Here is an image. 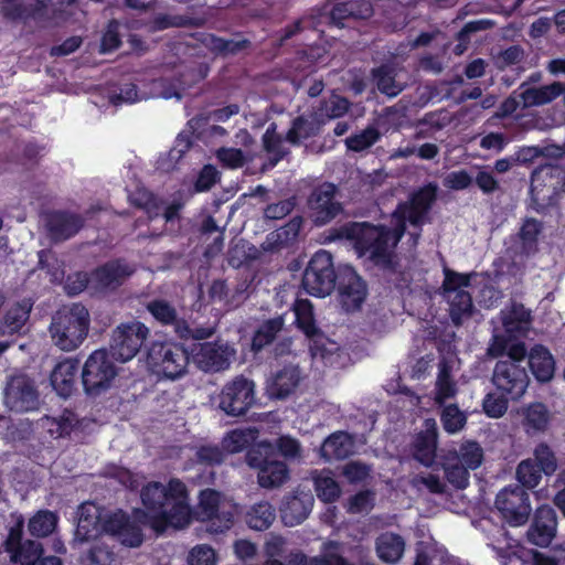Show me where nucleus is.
<instances>
[{
  "instance_id": "f257e3e1",
  "label": "nucleus",
  "mask_w": 565,
  "mask_h": 565,
  "mask_svg": "<svg viewBox=\"0 0 565 565\" xmlns=\"http://www.w3.org/2000/svg\"><path fill=\"white\" fill-rule=\"evenodd\" d=\"M143 509H135L134 516L157 534L169 527L184 529L192 520L189 491L183 481L171 478L167 486L150 481L140 490Z\"/></svg>"
},
{
  "instance_id": "f03ea898",
  "label": "nucleus",
  "mask_w": 565,
  "mask_h": 565,
  "mask_svg": "<svg viewBox=\"0 0 565 565\" xmlns=\"http://www.w3.org/2000/svg\"><path fill=\"white\" fill-rule=\"evenodd\" d=\"M392 226L370 222H351L337 231L338 238L353 241L359 256H366L375 266L391 269L394 266L395 249L407 233L398 231V221L391 217Z\"/></svg>"
},
{
  "instance_id": "7ed1b4c3",
  "label": "nucleus",
  "mask_w": 565,
  "mask_h": 565,
  "mask_svg": "<svg viewBox=\"0 0 565 565\" xmlns=\"http://www.w3.org/2000/svg\"><path fill=\"white\" fill-rule=\"evenodd\" d=\"M191 353L182 343L153 341L147 350V366L158 380L177 381L188 374Z\"/></svg>"
},
{
  "instance_id": "20e7f679",
  "label": "nucleus",
  "mask_w": 565,
  "mask_h": 565,
  "mask_svg": "<svg viewBox=\"0 0 565 565\" xmlns=\"http://www.w3.org/2000/svg\"><path fill=\"white\" fill-rule=\"evenodd\" d=\"M90 317L82 303L61 309L52 318L50 332L56 347L63 351L77 349L87 338Z\"/></svg>"
},
{
  "instance_id": "39448f33",
  "label": "nucleus",
  "mask_w": 565,
  "mask_h": 565,
  "mask_svg": "<svg viewBox=\"0 0 565 565\" xmlns=\"http://www.w3.org/2000/svg\"><path fill=\"white\" fill-rule=\"evenodd\" d=\"M245 461L257 471V481L262 488H278L289 479L288 466L276 458L275 447L269 441L250 446L245 454Z\"/></svg>"
},
{
  "instance_id": "423d86ee",
  "label": "nucleus",
  "mask_w": 565,
  "mask_h": 565,
  "mask_svg": "<svg viewBox=\"0 0 565 565\" xmlns=\"http://www.w3.org/2000/svg\"><path fill=\"white\" fill-rule=\"evenodd\" d=\"M437 184L429 182L413 191L408 200L398 202L390 217L398 221L399 232L403 228L407 231V224L413 228L420 230V227L429 222V213L437 200Z\"/></svg>"
},
{
  "instance_id": "0eeeda50",
  "label": "nucleus",
  "mask_w": 565,
  "mask_h": 565,
  "mask_svg": "<svg viewBox=\"0 0 565 565\" xmlns=\"http://www.w3.org/2000/svg\"><path fill=\"white\" fill-rule=\"evenodd\" d=\"M338 266L330 252L319 249L307 264L301 278L303 290L313 297L324 298L337 287Z\"/></svg>"
},
{
  "instance_id": "6e6552de",
  "label": "nucleus",
  "mask_w": 565,
  "mask_h": 565,
  "mask_svg": "<svg viewBox=\"0 0 565 565\" xmlns=\"http://www.w3.org/2000/svg\"><path fill=\"white\" fill-rule=\"evenodd\" d=\"M222 493L215 489L206 488L199 493L198 514L202 521L210 523V531L224 533L235 521L237 505L222 503Z\"/></svg>"
},
{
  "instance_id": "1a4fd4ad",
  "label": "nucleus",
  "mask_w": 565,
  "mask_h": 565,
  "mask_svg": "<svg viewBox=\"0 0 565 565\" xmlns=\"http://www.w3.org/2000/svg\"><path fill=\"white\" fill-rule=\"evenodd\" d=\"M113 360L105 349L89 354L82 371V383L87 395L97 396L110 387L117 375Z\"/></svg>"
},
{
  "instance_id": "9d476101",
  "label": "nucleus",
  "mask_w": 565,
  "mask_h": 565,
  "mask_svg": "<svg viewBox=\"0 0 565 565\" xmlns=\"http://www.w3.org/2000/svg\"><path fill=\"white\" fill-rule=\"evenodd\" d=\"M256 403L254 381L237 375L227 382L218 394V407L227 416L245 415Z\"/></svg>"
},
{
  "instance_id": "9b49d317",
  "label": "nucleus",
  "mask_w": 565,
  "mask_h": 565,
  "mask_svg": "<svg viewBox=\"0 0 565 565\" xmlns=\"http://www.w3.org/2000/svg\"><path fill=\"white\" fill-rule=\"evenodd\" d=\"M494 505L501 518L511 526L525 524L532 511L530 494L519 484L501 489L495 497Z\"/></svg>"
},
{
  "instance_id": "f8f14e48",
  "label": "nucleus",
  "mask_w": 565,
  "mask_h": 565,
  "mask_svg": "<svg viewBox=\"0 0 565 565\" xmlns=\"http://www.w3.org/2000/svg\"><path fill=\"white\" fill-rule=\"evenodd\" d=\"M148 335L149 328L140 321L121 323L113 332L109 354L120 362L130 361L140 351Z\"/></svg>"
},
{
  "instance_id": "ddd939ff",
  "label": "nucleus",
  "mask_w": 565,
  "mask_h": 565,
  "mask_svg": "<svg viewBox=\"0 0 565 565\" xmlns=\"http://www.w3.org/2000/svg\"><path fill=\"white\" fill-rule=\"evenodd\" d=\"M338 300L345 312H354L362 308L367 297V284L353 266H338L337 287Z\"/></svg>"
},
{
  "instance_id": "4468645a",
  "label": "nucleus",
  "mask_w": 565,
  "mask_h": 565,
  "mask_svg": "<svg viewBox=\"0 0 565 565\" xmlns=\"http://www.w3.org/2000/svg\"><path fill=\"white\" fill-rule=\"evenodd\" d=\"M79 0H34L28 3V21L61 25L74 20Z\"/></svg>"
},
{
  "instance_id": "2eb2a0df",
  "label": "nucleus",
  "mask_w": 565,
  "mask_h": 565,
  "mask_svg": "<svg viewBox=\"0 0 565 565\" xmlns=\"http://www.w3.org/2000/svg\"><path fill=\"white\" fill-rule=\"evenodd\" d=\"M6 405L17 413L32 412L40 406V393L33 379L25 374L10 377L4 390Z\"/></svg>"
},
{
  "instance_id": "dca6fc26",
  "label": "nucleus",
  "mask_w": 565,
  "mask_h": 565,
  "mask_svg": "<svg viewBox=\"0 0 565 565\" xmlns=\"http://www.w3.org/2000/svg\"><path fill=\"white\" fill-rule=\"evenodd\" d=\"M492 383L499 393L508 395L511 401H518L529 386V375L520 364L498 361L493 370Z\"/></svg>"
},
{
  "instance_id": "f3484780",
  "label": "nucleus",
  "mask_w": 565,
  "mask_h": 565,
  "mask_svg": "<svg viewBox=\"0 0 565 565\" xmlns=\"http://www.w3.org/2000/svg\"><path fill=\"white\" fill-rule=\"evenodd\" d=\"M235 349L226 342L214 341L200 343L193 352V361L205 373H217L231 366Z\"/></svg>"
},
{
  "instance_id": "a211bd4d",
  "label": "nucleus",
  "mask_w": 565,
  "mask_h": 565,
  "mask_svg": "<svg viewBox=\"0 0 565 565\" xmlns=\"http://www.w3.org/2000/svg\"><path fill=\"white\" fill-rule=\"evenodd\" d=\"M338 188L331 182H323L317 185L308 198V206L312 212L315 223L324 225L335 218L343 207L335 200Z\"/></svg>"
},
{
  "instance_id": "6ab92c4d",
  "label": "nucleus",
  "mask_w": 565,
  "mask_h": 565,
  "mask_svg": "<svg viewBox=\"0 0 565 565\" xmlns=\"http://www.w3.org/2000/svg\"><path fill=\"white\" fill-rule=\"evenodd\" d=\"M438 427L434 418H426L423 428L412 437L409 454L425 467H431L437 457Z\"/></svg>"
},
{
  "instance_id": "aec40b11",
  "label": "nucleus",
  "mask_w": 565,
  "mask_h": 565,
  "mask_svg": "<svg viewBox=\"0 0 565 565\" xmlns=\"http://www.w3.org/2000/svg\"><path fill=\"white\" fill-rule=\"evenodd\" d=\"M302 379L303 375L298 365L284 364L267 377L265 383L266 394L270 399H286L296 392Z\"/></svg>"
},
{
  "instance_id": "412c9836",
  "label": "nucleus",
  "mask_w": 565,
  "mask_h": 565,
  "mask_svg": "<svg viewBox=\"0 0 565 565\" xmlns=\"http://www.w3.org/2000/svg\"><path fill=\"white\" fill-rule=\"evenodd\" d=\"M557 515L555 510L547 505H540L533 515L527 530V541L540 547H547L556 535Z\"/></svg>"
},
{
  "instance_id": "4be33fe9",
  "label": "nucleus",
  "mask_w": 565,
  "mask_h": 565,
  "mask_svg": "<svg viewBox=\"0 0 565 565\" xmlns=\"http://www.w3.org/2000/svg\"><path fill=\"white\" fill-rule=\"evenodd\" d=\"M134 273L135 269L125 259L116 258L95 268L92 279L102 290H115Z\"/></svg>"
},
{
  "instance_id": "5701e85b",
  "label": "nucleus",
  "mask_w": 565,
  "mask_h": 565,
  "mask_svg": "<svg viewBox=\"0 0 565 565\" xmlns=\"http://www.w3.org/2000/svg\"><path fill=\"white\" fill-rule=\"evenodd\" d=\"M84 224L82 215L68 211H53L46 217V227L54 241H66L75 236Z\"/></svg>"
},
{
  "instance_id": "b1692460",
  "label": "nucleus",
  "mask_w": 565,
  "mask_h": 565,
  "mask_svg": "<svg viewBox=\"0 0 565 565\" xmlns=\"http://www.w3.org/2000/svg\"><path fill=\"white\" fill-rule=\"evenodd\" d=\"M146 309L161 327L172 328L175 335L178 333L186 334L188 321L179 316L177 308L168 300L152 299L147 302Z\"/></svg>"
},
{
  "instance_id": "393cba45",
  "label": "nucleus",
  "mask_w": 565,
  "mask_h": 565,
  "mask_svg": "<svg viewBox=\"0 0 565 565\" xmlns=\"http://www.w3.org/2000/svg\"><path fill=\"white\" fill-rule=\"evenodd\" d=\"M313 505L311 494L301 493L287 495L281 502L280 516L285 525L295 526L303 522Z\"/></svg>"
},
{
  "instance_id": "a878e982",
  "label": "nucleus",
  "mask_w": 565,
  "mask_h": 565,
  "mask_svg": "<svg viewBox=\"0 0 565 565\" xmlns=\"http://www.w3.org/2000/svg\"><path fill=\"white\" fill-rule=\"evenodd\" d=\"M501 322L504 331L510 337L525 335L532 323V313L524 305L511 302L509 307L501 310Z\"/></svg>"
},
{
  "instance_id": "bb28decb",
  "label": "nucleus",
  "mask_w": 565,
  "mask_h": 565,
  "mask_svg": "<svg viewBox=\"0 0 565 565\" xmlns=\"http://www.w3.org/2000/svg\"><path fill=\"white\" fill-rule=\"evenodd\" d=\"M78 372V360L66 359L56 364L53 369L50 381L56 393L67 398L75 387V380Z\"/></svg>"
},
{
  "instance_id": "cd10ccee",
  "label": "nucleus",
  "mask_w": 565,
  "mask_h": 565,
  "mask_svg": "<svg viewBox=\"0 0 565 565\" xmlns=\"http://www.w3.org/2000/svg\"><path fill=\"white\" fill-rule=\"evenodd\" d=\"M33 303L22 300L10 306L0 320V335L20 334L30 318Z\"/></svg>"
},
{
  "instance_id": "c85d7f7f",
  "label": "nucleus",
  "mask_w": 565,
  "mask_h": 565,
  "mask_svg": "<svg viewBox=\"0 0 565 565\" xmlns=\"http://www.w3.org/2000/svg\"><path fill=\"white\" fill-rule=\"evenodd\" d=\"M202 43L210 52L223 57L237 55L252 45L250 41L239 33L235 39H224L210 33L203 38Z\"/></svg>"
},
{
  "instance_id": "c756f323",
  "label": "nucleus",
  "mask_w": 565,
  "mask_h": 565,
  "mask_svg": "<svg viewBox=\"0 0 565 565\" xmlns=\"http://www.w3.org/2000/svg\"><path fill=\"white\" fill-rule=\"evenodd\" d=\"M377 557L385 564H396L405 552V540L393 532L381 533L375 540Z\"/></svg>"
},
{
  "instance_id": "7c9ffc66",
  "label": "nucleus",
  "mask_w": 565,
  "mask_h": 565,
  "mask_svg": "<svg viewBox=\"0 0 565 565\" xmlns=\"http://www.w3.org/2000/svg\"><path fill=\"white\" fill-rule=\"evenodd\" d=\"M529 366L534 377L545 383L554 375L555 361L547 348L535 344L529 352Z\"/></svg>"
},
{
  "instance_id": "2f4dec72",
  "label": "nucleus",
  "mask_w": 565,
  "mask_h": 565,
  "mask_svg": "<svg viewBox=\"0 0 565 565\" xmlns=\"http://www.w3.org/2000/svg\"><path fill=\"white\" fill-rule=\"evenodd\" d=\"M353 449L352 437L347 431H335L324 439L320 452L327 461L343 460L348 458Z\"/></svg>"
},
{
  "instance_id": "473e14b6",
  "label": "nucleus",
  "mask_w": 565,
  "mask_h": 565,
  "mask_svg": "<svg viewBox=\"0 0 565 565\" xmlns=\"http://www.w3.org/2000/svg\"><path fill=\"white\" fill-rule=\"evenodd\" d=\"M76 425V416L68 409H64L60 416H44L40 420L41 428L52 439L68 437Z\"/></svg>"
},
{
  "instance_id": "72a5a7b5",
  "label": "nucleus",
  "mask_w": 565,
  "mask_h": 565,
  "mask_svg": "<svg viewBox=\"0 0 565 565\" xmlns=\"http://www.w3.org/2000/svg\"><path fill=\"white\" fill-rule=\"evenodd\" d=\"M103 520L93 504L83 503L78 509V521L76 535L81 541H89L102 533L100 524Z\"/></svg>"
},
{
  "instance_id": "f704fd0d",
  "label": "nucleus",
  "mask_w": 565,
  "mask_h": 565,
  "mask_svg": "<svg viewBox=\"0 0 565 565\" xmlns=\"http://www.w3.org/2000/svg\"><path fill=\"white\" fill-rule=\"evenodd\" d=\"M285 319L282 316H277L263 321L255 330L252 338V350L260 352L264 348L271 344L278 333L284 329Z\"/></svg>"
},
{
  "instance_id": "c9c22d12",
  "label": "nucleus",
  "mask_w": 565,
  "mask_h": 565,
  "mask_svg": "<svg viewBox=\"0 0 565 565\" xmlns=\"http://www.w3.org/2000/svg\"><path fill=\"white\" fill-rule=\"evenodd\" d=\"M296 327L309 339L320 334L315 319L313 306L308 299H297L292 306Z\"/></svg>"
},
{
  "instance_id": "e433bc0d",
  "label": "nucleus",
  "mask_w": 565,
  "mask_h": 565,
  "mask_svg": "<svg viewBox=\"0 0 565 565\" xmlns=\"http://www.w3.org/2000/svg\"><path fill=\"white\" fill-rule=\"evenodd\" d=\"M550 420L551 414L543 403H532L524 411L523 426L529 434L545 431Z\"/></svg>"
},
{
  "instance_id": "4c0bfd02",
  "label": "nucleus",
  "mask_w": 565,
  "mask_h": 565,
  "mask_svg": "<svg viewBox=\"0 0 565 565\" xmlns=\"http://www.w3.org/2000/svg\"><path fill=\"white\" fill-rule=\"evenodd\" d=\"M319 131L320 126L315 120L300 115L292 120L291 127L286 134V140L294 146H298L302 140L317 136Z\"/></svg>"
},
{
  "instance_id": "58836bf2",
  "label": "nucleus",
  "mask_w": 565,
  "mask_h": 565,
  "mask_svg": "<svg viewBox=\"0 0 565 565\" xmlns=\"http://www.w3.org/2000/svg\"><path fill=\"white\" fill-rule=\"evenodd\" d=\"M543 225L535 218H525L520 231L519 237L521 242V254L530 256L537 252L539 235L541 234Z\"/></svg>"
},
{
  "instance_id": "ea45409f",
  "label": "nucleus",
  "mask_w": 565,
  "mask_h": 565,
  "mask_svg": "<svg viewBox=\"0 0 565 565\" xmlns=\"http://www.w3.org/2000/svg\"><path fill=\"white\" fill-rule=\"evenodd\" d=\"M449 302V315L455 326H460L463 318H469L472 315L473 302L470 292L459 290L451 295L446 296Z\"/></svg>"
},
{
  "instance_id": "a19ab883",
  "label": "nucleus",
  "mask_w": 565,
  "mask_h": 565,
  "mask_svg": "<svg viewBox=\"0 0 565 565\" xmlns=\"http://www.w3.org/2000/svg\"><path fill=\"white\" fill-rule=\"evenodd\" d=\"M58 515L50 510H40L28 523V530L32 536L46 537L51 535L57 526Z\"/></svg>"
},
{
  "instance_id": "79ce46f5",
  "label": "nucleus",
  "mask_w": 565,
  "mask_h": 565,
  "mask_svg": "<svg viewBox=\"0 0 565 565\" xmlns=\"http://www.w3.org/2000/svg\"><path fill=\"white\" fill-rule=\"evenodd\" d=\"M275 520V511L268 502H260L247 512L246 523L256 531L267 530Z\"/></svg>"
},
{
  "instance_id": "37998d69",
  "label": "nucleus",
  "mask_w": 565,
  "mask_h": 565,
  "mask_svg": "<svg viewBox=\"0 0 565 565\" xmlns=\"http://www.w3.org/2000/svg\"><path fill=\"white\" fill-rule=\"evenodd\" d=\"M542 475H544L535 465L531 458L521 460L516 467L515 476L516 480L520 482V487L523 489L532 490L536 488L541 480Z\"/></svg>"
},
{
  "instance_id": "c03bdc74",
  "label": "nucleus",
  "mask_w": 565,
  "mask_h": 565,
  "mask_svg": "<svg viewBox=\"0 0 565 565\" xmlns=\"http://www.w3.org/2000/svg\"><path fill=\"white\" fill-rule=\"evenodd\" d=\"M131 204L142 209L150 220L160 214L162 202L156 194L145 188H137L130 196Z\"/></svg>"
},
{
  "instance_id": "a18cd8bd",
  "label": "nucleus",
  "mask_w": 565,
  "mask_h": 565,
  "mask_svg": "<svg viewBox=\"0 0 565 565\" xmlns=\"http://www.w3.org/2000/svg\"><path fill=\"white\" fill-rule=\"evenodd\" d=\"M531 459L535 461L537 468L546 477L553 476L558 468L556 455L546 443H540L536 445L533 451V458Z\"/></svg>"
},
{
  "instance_id": "49530a36",
  "label": "nucleus",
  "mask_w": 565,
  "mask_h": 565,
  "mask_svg": "<svg viewBox=\"0 0 565 565\" xmlns=\"http://www.w3.org/2000/svg\"><path fill=\"white\" fill-rule=\"evenodd\" d=\"M43 554V545L40 542L26 540L11 553V558L21 565H35Z\"/></svg>"
},
{
  "instance_id": "de8ad7c7",
  "label": "nucleus",
  "mask_w": 565,
  "mask_h": 565,
  "mask_svg": "<svg viewBox=\"0 0 565 565\" xmlns=\"http://www.w3.org/2000/svg\"><path fill=\"white\" fill-rule=\"evenodd\" d=\"M440 422L446 433L456 434L465 427L467 416L457 404H449L443 408Z\"/></svg>"
},
{
  "instance_id": "09e8293b",
  "label": "nucleus",
  "mask_w": 565,
  "mask_h": 565,
  "mask_svg": "<svg viewBox=\"0 0 565 565\" xmlns=\"http://www.w3.org/2000/svg\"><path fill=\"white\" fill-rule=\"evenodd\" d=\"M139 521L128 515L127 522L121 526L115 537L127 547H139L143 543V533Z\"/></svg>"
},
{
  "instance_id": "8fccbe9b",
  "label": "nucleus",
  "mask_w": 565,
  "mask_h": 565,
  "mask_svg": "<svg viewBox=\"0 0 565 565\" xmlns=\"http://www.w3.org/2000/svg\"><path fill=\"white\" fill-rule=\"evenodd\" d=\"M315 490L317 497L326 503L337 501L341 493L339 483L329 475H319L315 478Z\"/></svg>"
},
{
  "instance_id": "3c124183",
  "label": "nucleus",
  "mask_w": 565,
  "mask_h": 565,
  "mask_svg": "<svg viewBox=\"0 0 565 565\" xmlns=\"http://www.w3.org/2000/svg\"><path fill=\"white\" fill-rule=\"evenodd\" d=\"M377 89L388 96L395 97L402 92V87L396 83L395 75L387 66H380L373 71Z\"/></svg>"
},
{
  "instance_id": "603ef678",
  "label": "nucleus",
  "mask_w": 565,
  "mask_h": 565,
  "mask_svg": "<svg viewBox=\"0 0 565 565\" xmlns=\"http://www.w3.org/2000/svg\"><path fill=\"white\" fill-rule=\"evenodd\" d=\"M380 137L381 134L377 130V128L370 126L362 130L361 132L354 134L347 138L345 145L348 149L355 152H361L376 143Z\"/></svg>"
},
{
  "instance_id": "864d4df0",
  "label": "nucleus",
  "mask_w": 565,
  "mask_h": 565,
  "mask_svg": "<svg viewBox=\"0 0 565 565\" xmlns=\"http://www.w3.org/2000/svg\"><path fill=\"white\" fill-rule=\"evenodd\" d=\"M475 276V273L462 274L457 273L448 267L444 268V281L441 285L444 296H448L455 294L459 290H462V287H469L471 284V278Z\"/></svg>"
},
{
  "instance_id": "5fc2aeb1",
  "label": "nucleus",
  "mask_w": 565,
  "mask_h": 565,
  "mask_svg": "<svg viewBox=\"0 0 565 565\" xmlns=\"http://www.w3.org/2000/svg\"><path fill=\"white\" fill-rule=\"evenodd\" d=\"M483 461V450L477 441H466L459 451V462L470 470L478 469Z\"/></svg>"
},
{
  "instance_id": "6e6d98bb",
  "label": "nucleus",
  "mask_w": 565,
  "mask_h": 565,
  "mask_svg": "<svg viewBox=\"0 0 565 565\" xmlns=\"http://www.w3.org/2000/svg\"><path fill=\"white\" fill-rule=\"evenodd\" d=\"M225 457L226 452L224 448L217 445H202L198 447L195 451L196 462L207 467H214L223 463Z\"/></svg>"
},
{
  "instance_id": "4d7b16f0",
  "label": "nucleus",
  "mask_w": 565,
  "mask_h": 565,
  "mask_svg": "<svg viewBox=\"0 0 565 565\" xmlns=\"http://www.w3.org/2000/svg\"><path fill=\"white\" fill-rule=\"evenodd\" d=\"M86 561L89 565H113L116 554L107 544L96 541L88 550Z\"/></svg>"
},
{
  "instance_id": "13d9d810",
  "label": "nucleus",
  "mask_w": 565,
  "mask_h": 565,
  "mask_svg": "<svg viewBox=\"0 0 565 565\" xmlns=\"http://www.w3.org/2000/svg\"><path fill=\"white\" fill-rule=\"evenodd\" d=\"M509 401H511V398L508 397V395L489 393L483 398L482 407L489 417L500 418L507 413Z\"/></svg>"
},
{
  "instance_id": "bf43d9fd",
  "label": "nucleus",
  "mask_w": 565,
  "mask_h": 565,
  "mask_svg": "<svg viewBox=\"0 0 565 565\" xmlns=\"http://www.w3.org/2000/svg\"><path fill=\"white\" fill-rule=\"evenodd\" d=\"M273 446L275 447V454H279L286 459L295 460L301 457V445L298 439L290 435L279 436Z\"/></svg>"
},
{
  "instance_id": "052dcab7",
  "label": "nucleus",
  "mask_w": 565,
  "mask_h": 565,
  "mask_svg": "<svg viewBox=\"0 0 565 565\" xmlns=\"http://www.w3.org/2000/svg\"><path fill=\"white\" fill-rule=\"evenodd\" d=\"M469 470L460 462L447 465L445 467L446 480L456 489L463 490L469 486Z\"/></svg>"
},
{
  "instance_id": "680f3d73",
  "label": "nucleus",
  "mask_w": 565,
  "mask_h": 565,
  "mask_svg": "<svg viewBox=\"0 0 565 565\" xmlns=\"http://www.w3.org/2000/svg\"><path fill=\"white\" fill-rule=\"evenodd\" d=\"M1 15L11 22H28V4L19 2V0H1Z\"/></svg>"
},
{
  "instance_id": "e2e57ef3",
  "label": "nucleus",
  "mask_w": 565,
  "mask_h": 565,
  "mask_svg": "<svg viewBox=\"0 0 565 565\" xmlns=\"http://www.w3.org/2000/svg\"><path fill=\"white\" fill-rule=\"evenodd\" d=\"M216 158L222 167L227 169L242 168L246 162L243 150L238 148H220Z\"/></svg>"
},
{
  "instance_id": "0e129e2a",
  "label": "nucleus",
  "mask_w": 565,
  "mask_h": 565,
  "mask_svg": "<svg viewBox=\"0 0 565 565\" xmlns=\"http://www.w3.org/2000/svg\"><path fill=\"white\" fill-rule=\"evenodd\" d=\"M296 206V199L294 196L281 200L277 203L268 204L264 210V216L267 220H281L289 215Z\"/></svg>"
},
{
  "instance_id": "69168bd1",
  "label": "nucleus",
  "mask_w": 565,
  "mask_h": 565,
  "mask_svg": "<svg viewBox=\"0 0 565 565\" xmlns=\"http://www.w3.org/2000/svg\"><path fill=\"white\" fill-rule=\"evenodd\" d=\"M374 493L371 490H362L351 495L348 500L347 510L349 513H362L373 507Z\"/></svg>"
},
{
  "instance_id": "338daca9",
  "label": "nucleus",
  "mask_w": 565,
  "mask_h": 565,
  "mask_svg": "<svg viewBox=\"0 0 565 565\" xmlns=\"http://www.w3.org/2000/svg\"><path fill=\"white\" fill-rule=\"evenodd\" d=\"M120 45L121 39L119 34V23L116 20H110L102 36L100 51L103 53L113 52Z\"/></svg>"
},
{
  "instance_id": "774afa93",
  "label": "nucleus",
  "mask_w": 565,
  "mask_h": 565,
  "mask_svg": "<svg viewBox=\"0 0 565 565\" xmlns=\"http://www.w3.org/2000/svg\"><path fill=\"white\" fill-rule=\"evenodd\" d=\"M215 551L209 545H198L189 554L190 565H215Z\"/></svg>"
}]
</instances>
